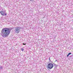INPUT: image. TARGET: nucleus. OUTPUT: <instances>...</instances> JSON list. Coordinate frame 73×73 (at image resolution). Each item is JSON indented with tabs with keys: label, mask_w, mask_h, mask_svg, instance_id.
Returning a JSON list of instances; mask_svg holds the SVG:
<instances>
[{
	"label": "nucleus",
	"mask_w": 73,
	"mask_h": 73,
	"mask_svg": "<svg viewBox=\"0 0 73 73\" xmlns=\"http://www.w3.org/2000/svg\"><path fill=\"white\" fill-rule=\"evenodd\" d=\"M69 55L68 54L67 56V57H69Z\"/></svg>",
	"instance_id": "9"
},
{
	"label": "nucleus",
	"mask_w": 73,
	"mask_h": 73,
	"mask_svg": "<svg viewBox=\"0 0 73 73\" xmlns=\"http://www.w3.org/2000/svg\"><path fill=\"white\" fill-rule=\"evenodd\" d=\"M68 54H69V55H70V54H72V53H69Z\"/></svg>",
	"instance_id": "8"
},
{
	"label": "nucleus",
	"mask_w": 73,
	"mask_h": 73,
	"mask_svg": "<svg viewBox=\"0 0 73 73\" xmlns=\"http://www.w3.org/2000/svg\"><path fill=\"white\" fill-rule=\"evenodd\" d=\"M57 61V60H55V62Z\"/></svg>",
	"instance_id": "12"
},
{
	"label": "nucleus",
	"mask_w": 73,
	"mask_h": 73,
	"mask_svg": "<svg viewBox=\"0 0 73 73\" xmlns=\"http://www.w3.org/2000/svg\"><path fill=\"white\" fill-rule=\"evenodd\" d=\"M3 69V67L2 66H1L0 67V70Z\"/></svg>",
	"instance_id": "6"
},
{
	"label": "nucleus",
	"mask_w": 73,
	"mask_h": 73,
	"mask_svg": "<svg viewBox=\"0 0 73 73\" xmlns=\"http://www.w3.org/2000/svg\"><path fill=\"white\" fill-rule=\"evenodd\" d=\"M34 0H30V1H33Z\"/></svg>",
	"instance_id": "11"
},
{
	"label": "nucleus",
	"mask_w": 73,
	"mask_h": 73,
	"mask_svg": "<svg viewBox=\"0 0 73 73\" xmlns=\"http://www.w3.org/2000/svg\"><path fill=\"white\" fill-rule=\"evenodd\" d=\"M0 13H1L2 16H7V13H5V12L4 11H0Z\"/></svg>",
	"instance_id": "4"
},
{
	"label": "nucleus",
	"mask_w": 73,
	"mask_h": 73,
	"mask_svg": "<svg viewBox=\"0 0 73 73\" xmlns=\"http://www.w3.org/2000/svg\"><path fill=\"white\" fill-rule=\"evenodd\" d=\"M23 45H26V43H25V44H24V43H23Z\"/></svg>",
	"instance_id": "10"
},
{
	"label": "nucleus",
	"mask_w": 73,
	"mask_h": 73,
	"mask_svg": "<svg viewBox=\"0 0 73 73\" xmlns=\"http://www.w3.org/2000/svg\"><path fill=\"white\" fill-rule=\"evenodd\" d=\"M47 66V68L51 69H52L53 67V64L52 63H50L48 64Z\"/></svg>",
	"instance_id": "3"
},
{
	"label": "nucleus",
	"mask_w": 73,
	"mask_h": 73,
	"mask_svg": "<svg viewBox=\"0 0 73 73\" xmlns=\"http://www.w3.org/2000/svg\"><path fill=\"white\" fill-rule=\"evenodd\" d=\"M49 60H50V58H49Z\"/></svg>",
	"instance_id": "13"
},
{
	"label": "nucleus",
	"mask_w": 73,
	"mask_h": 73,
	"mask_svg": "<svg viewBox=\"0 0 73 73\" xmlns=\"http://www.w3.org/2000/svg\"><path fill=\"white\" fill-rule=\"evenodd\" d=\"M21 28L19 27H16L15 28L14 31L16 33H19L20 32Z\"/></svg>",
	"instance_id": "2"
},
{
	"label": "nucleus",
	"mask_w": 73,
	"mask_h": 73,
	"mask_svg": "<svg viewBox=\"0 0 73 73\" xmlns=\"http://www.w3.org/2000/svg\"><path fill=\"white\" fill-rule=\"evenodd\" d=\"M24 48H21L22 51H24Z\"/></svg>",
	"instance_id": "7"
},
{
	"label": "nucleus",
	"mask_w": 73,
	"mask_h": 73,
	"mask_svg": "<svg viewBox=\"0 0 73 73\" xmlns=\"http://www.w3.org/2000/svg\"><path fill=\"white\" fill-rule=\"evenodd\" d=\"M11 30L9 28H5L3 29L1 31V35L3 37H8L10 33Z\"/></svg>",
	"instance_id": "1"
},
{
	"label": "nucleus",
	"mask_w": 73,
	"mask_h": 73,
	"mask_svg": "<svg viewBox=\"0 0 73 73\" xmlns=\"http://www.w3.org/2000/svg\"><path fill=\"white\" fill-rule=\"evenodd\" d=\"M54 65L55 66V68H57V66H58V65H56V64H54Z\"/></svg>",
	"instance_id": "5"
}]
</instances>
